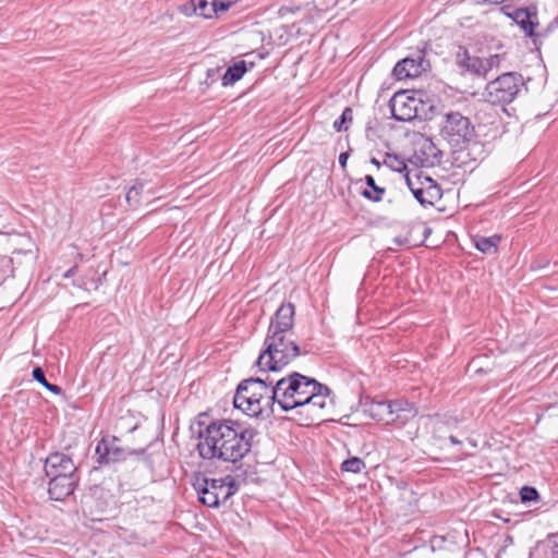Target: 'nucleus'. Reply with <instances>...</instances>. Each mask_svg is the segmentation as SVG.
Returning a JSON list of instances; mask_svg holds the SVG:
<instances>
[{"label": "nucleus", "instance_id": "1", "mask_svg": "<svg viewBox=\"0 0 558 558\" xmlns=\"http://www.w3.org/2000/svg\"><path fill=\"white\" fill-rule=\"evenodd\" d=\"M208 420L207 413H199L195 420L198 454L207 460L240 462L251 451L257 430L238 421Z\"/></svg>", "mask_w": 558, "mask_h": 558}, {"label": "nucleus", "instance_id": "2", "mask_svg": "<svg viewBox=\"0 0 558 558\" xmlns=\"http://www.w3.org/2000/svg\"><path fill=\"white\" fill-rule=\"evenodd\" d=\"M271 400H276L284 412L301 407L317 411L333 405L332 391L328 386L298 372L276 380Z\"/></svg>", "mask_w": 558, "mask_h": 558}, {"label": "nucleus", "instance_id": "3", "mask_svg": "<svg viewBox=\"0 0 558 558\" xmlns=\"http://www.w3.org/2000/svg\"><path fill=\"white\" fill-rule=\"evenodd\" d=\"M276 380L267 375L243 379L236 388L233 404L251 417H258L265 410L272 409L276 400H271Z\"/></svg>", "mask_w": 558, "mask_h": 558}, {"label": "nucleus", "instance_id": "4", "mask_svg": "<svg viewBox=\"0 0 558 558\" xmlns=\"http://www.w3.org/2000/svg\"><path fill=\"white\" fill-rule=\"evenodd\" d=\"M293 332H268L256 364L262 372H278L302 354Z\"/></svg>", "mask_w": 558, "mask_h": 558}, {"label": "nucleus", "instance_id": "5", "mask_svg": "<svg viewBox=\"0 0 558 558\" xmlns=\"http://www.w3.org/2000/svg\"><path fill=\"white\" fill-rule=\"evenodd\" d=\"M524 78L518 72H506L487 83L485 100L490 105L511 104L524 87Z\"/></svg>", "mask_w": 558, "mask_h": 558}, {"label": "nucleus", "instance_id": "6", "mask_svg": "<svg viewBox=\"0 0 558 558\" xmlns=\"http://www.w3.org/2000/svg\"><path fill=\"white\" fill-rule=\"evenodd\" d=\"M502 14L512 20L523 32L525 37H529L533 45L538 49L542 44V38L546 37L549 29L543 32L537 31L539 26L538 9L536 3H531L527 7L514 8L511 4H506L500 8Z\"/></svg>", "mask_w": 558, "mask_h": 558}, {"label": "nucleus", "instance_id": "7", "mask_svg": "<svg viewBox=\"0 0 558 558\" xmlns=\"http://www.w3.org/2000/svg\"><path fill=\"white\" fill-rule=\"evenodd\" d=\"M440 136L453 148H464L474 136V126L469 118L458 111L445 114L440 126Z\"/></svg>", "mask_w": 558, "mask_h": 558}, {"label": "nucleus", "instance_id": "8", "mask_svg": "<svg viewBox=\"0 0 558 558\" xmlns=\"http://www.w3.org/2000/svg\"><path fill=\"white\" fill-rule=\"evenodd\" d=\"M194 487L198 494V500L207 507L217 508L220 504L228 501L223 481L220 478L204 477L198 480Z\"/></svg>", "mask_w": 558, "mask_h": 558}, {"label": "nucleus", "instance_id": "9", "mask_svg": "<svg viewBox=\"0 0 558 558\" xmlns=\"http://www.w3.org/2000/svg\"><path fill=\"white\" fill-rule=\"evenodd\" d=\"M391 116L397 121L410 122L418 117V100L408 92L396 93L389 101Z\"/></svg>", "mask_w": 558, "mask_h": 558}, {"label": "nucleus", "instance_id": "10", "mask_svg": "<svg viewBox=\"0 0 558 558\" xmlns=\"http://www.w3.org/2000/svg\"><path fill=\"white\" fill-rule=\"evenodd\" d=\"M120 442V439L116 436L102 437L95 449L97 462L99 464H109L125 460L129 453L121 447Z\"/></svg>", "mask_w": 558, "mask_h": 558}, {"label": "nucleus", "instance_id": "11", "mask_svg": "<svg viewBox=\"0 0 558 558\" xmlns=\"http://www.w3.org/2000/svg\"><path fill=\"white\" fill-rule=\"evenodd\" d=\"M429 62L425 59L423 51L400 60L393 68V75L397 80H405L420 76L429 69Z\"/></svg>", "mask_w": 558, "mask_h": 558}, {"label": "nucleus", "instance_id": "12", "mask_svg": "<svg viewBox=\"0 0 558 558\" xmlns=\"http://www.w3.org/2000/svg\"><path fill=\"white\" fill-rule=\"evenodd\" d=\"M45 473L48 477L78 474L77 466L72 458L63 452L56 451L45 459Z\"/></svg>", "mask_w": 558, "mask_h": 558}, {"label": "nucleus", "instance_id": "13", "mask_svg": "<svg viewBox=\"0 0 558 558\" xmlns=\"http://www.w3.org/2000/svg\"><path fill=\"white\" fill-rule=\"evenodd\" d=\"M49 484H48V494L51 499L56 501H62L70 495H72L80 482V475L78 474H71V475H64L60 476V474H57V476L49 477Z\"/></svg>", "mask_w": 558, "mask_h": 558}, {"label": "nucleus", "instance_id": "14", "mask_svg": "<svg viewBox=\"0 0 558 558\" xmlns=\"http://www.w3.org/2000/svg\"><path fill=\"white\" fill-rule=\"evenodd\" d=\"M295 306L292 303H282L270 318L268 332H293Z\"/></svg>", "mask_w": 558, "mask_h": 558}, {"label": "nucleus", "instance_id": "15", "mask_svg": "<svg viewBox=\"0 0 558 558\" xmlns=\"http://www.w3.org/2000/svg\"><path fill=\"white\" fill-rule=\"evenodd\" d=\"M456 63L465 73L485 77V68L482 63V59L476 56H471L468 49L462 46L459 47L456 54Z\"/></svg>", "mask_w": 558, "mask_h": 558}, {"label": "nucleus", "instance_id": "16", "mask_svg": "<svg viewBox=\"0 0 558 558\" xmlns=\"http://www.w3.org/2000/svg\"><path fill=\"white\" fill-rule=\"evenodd\" d=\"M393 401H375L372 400L364 404V412L372 418L388 424L391 420V411H393Z\"/></svg>", "mask_w": 558, "mask_h": 558}, {"label": "nucleus", "instance_id": "17", "mask_svg": "<svg viewBox=\"0 0 558 558\" xmlns=\"http://www.w3.org/2000/svg\"><path fill=\"white\" fill-rule=\"evenodd\" d=\"M393 405L396 407L391 411V420H389L388 425L398 424L403 426L416 415L414 405L407 400H393Z\"/></svg>", "mask_w": 558, "mask_h": 558}, {"label": "nucleus", "instance_id": "18", "mask_svg": "<svg viewBox=\"0 0 558 558\" xmlns=\"http://www.w3.org/2000/svg\"><path fill=\"white\" fill-rule=\"evenodd\" d=\"M405 182L410 191L418 190H441L440 185L430 177L425 175L422 170L409 171L405 174Z\"/></svg>", "mask_w": 558, "mask_h": 558}, {"label": "nucleus", "instance_id": "19", "mask_svg": "<svg viewBox=\"0 0 558 558\" xmlns=\"http://www.w3.org/2000/svg\"><path fill=\"white\" fill-rule=\"evenodd\" d=\"M405 182L410 191L418 190H441L440 185L430 177L425 175L422 170L409 171L405 174Z\"/></svg>", "mask_w": 558, "mask_h": 558}, {"label": "nucleus", "instance_id": "20", "mask_svg": "<svg viewBox=\"0 0 558 558\" xmlns=\"http://www.w3.org/2000/svg\"><path fill=\"white\" fill-rule=\"evenodd\" d=\"M421 155H416L422 167H433L439 163L442 157L441 151L434 145V143L427 141L423 144Z\"/></svg>", "mask_w": 558, "mask_h": 558}, {"label": "nucleus", "instance_id": "21", "mask_svg": "<svg viewBox=\"0 0 558 558\" xmlns=\"http://www.w3.org/2000/svg\"><path fill=\"white\" fill-rule=\"evenodd\" d=\"M495 106L496 105H490L486 101V104L476 111L475 117L480 125H498L500 118Z\"/></svg>", "mask_w": 558, "mask_h": 558}, {"label": "nucleus", "instance_id": "22", "mask_svg": "<svg viewBox=\"0 0 558 558\" xmlns=\"http://www.w3.org/2000/svg\"><path fill=\"white\" fill-rule=\"evenodd\" d=\"M247 68L245 61H238L230 65L221 78L222 86H231L240 81L246 73Z\"/></svg>", "mask_w": 558, "mask_h": 558}, {"label": "nucleus", "instance_id": "23", "mask_svg": "<svg viewBox=\"0 0 558 558\" xmlns=\"http://www.w3.org/2000/svg\"><path fill=\"white\" fill-rule=\"evenodd\" d=\"M501 241V236L498 234H494L492 236H475L474 244L475 247L484 253V254H495L498 251L499 243Z\"/></svg>", "mask_w": 558, "mask_h": 558}, {"label": "nucleus", "instance_id": "24", "mask_svg": "<svg viewBox=\"0 0 558 558\" xmlns=\"http://www.w3.org/2000/svg\"><path fill=\"white\" fill-rule=\"evenodd\" d=\"M415 199L424 207L434 206L442 197V190H411Z\"/></svg>", "mask_w": 558, "mask_h": 558}, {"label": "nucleus", "instance_id": "25", "mask_svg": "<svg viewBox=\"0 0 558 558\" xmlns=\"http://www.w3.org/2000/svg\"><path fill=\"white\" fill-rule=\"evenodd\" d=\"M364 182L371 190H363L361 192V195L368 201L380 202L383 199L384 194L386 193V190L384 187L378 186L375 182V179L369 174L365 175Z\"/></svg>", "mask_w": 558, "mask_h": 558}, {"label": "nucleus", "instance_id": "26", "mask_svg": "<svg viewBox=\"0 0 558 558\" xmlns=\"http://www.w3.org/2000/svg\"><path fill=\"white\" fill-rule=\"evenodd\" d=\"M144 190V183L136 181L126 193V202L130 207L137 208L141 205V196Z\"/></svg>", "mask_w": 558, "mask_h": 558}, {"label": "nucleus", "instance_id": "27", "mask_svg": "<svg viewBox=\"0 0 558 558\" xmlns=\"http://www.w3.org/2000/svg\"><path fill=\"white\" fill-rule=\"evenodd\" d=\"M383 165L396 172H402L407 170V163L404 159L401 156L392 153L385 154Z\"/></svg>", "mask_w": 558, "mask_h": 558}, {"label": "nucleus", "instance_id": "28", "mask_svg": "<svg viewBox=\"0 0 558 558\" xmlns=\"http://www.w3.org/2000/svg\"><path fill=\"white\" fill-rule=\"evenodd\" d=\"M365 468V462L359 457L347 459L341 464V470L343 472H350L354 474L361 473Z\"/></svg>", "mask_w": 558, "mask_h": 558}, {"label": "nucleus", "instance_id": "29", "mask_svg": "<svg viewBox=\"0 0 558 558\" xmlns=\"http://www.w3.org/2000/svg\"><path fill=\"white\" fill-rule=\"evenodd\" d=\"M547 558H558V532L548 534L544 541Z\"/></svg>", "mask_w": 558, "mask_h": 558}, {"label": "nucleus", "instance_id": "30", "mask_svg": "<svg viewBox=\"0 0 558 558\" xmlns=\"http://www.w3.org/2000/svg\"><path fill=\"white\" fill-rule=\"evenodd\" d=\"M353 119V110L350 107L344 108L341 116L333 122V129L337 132L348 130V123Z\"/></svg>", "mask_w": 558, "mask_h": 558}, {"label": "nucleus", "instance_id": "31", "mask_svg": "<svg viewBox=\"0 0 558 558\" xmlns=\"http://www.w3.org/2000/svg\"><path fill=\"white\" fill-rule=\"evenodd\" d=\"M215 9L213 2L209 3L207 0H196V15L210 19L213 17Z\"/></svg>", "mask_w": 558, "mask_h": 558}, {"label": "nucleus", "instance_id": "32", "mask_svg": "<svg viewBox=\"0 0 558 558\" xmlns=\"http://www.w3.org/2000/svg\"><path fill=\"white\" fill-rule=\"evenodd\" d=\"M520 499L523 504L537 501L539 494L535 487L525 485L520 489Z\"/></svg>", "mask_w": 558, "mask_h": 558}, {"label": "nucleus", "instance_id": "33", "mask_svg": "<svg viewBox=\"0 0 558 558\" xmlns=\"http://www.w3.org/2000/svg\"><path fill=\"white\" fill-rule=\"evenodd\" d=\"M220 480L223 481V489L229 500L239 490V484L231 475H227Z\"/></svg>", "mask_w": 558, "mask_h": 558}, {"label": "nucleus", "instance_id": "34", "mask_svg": "<svg viewBox=\"0 0 558 558\" xmlns=\"http://www.w3.org/2000/svg\"><path fill=\"white\" fill-rule=\"evenodd\" d=\"M502 57L500 54H492L486 59H482V63L485 68V75L488 71L499 68Z\"/></svg>", "mask_w": 558, "mask_h": 558}, {"label": "nucleus", "instance_id": "35", "mask_svg": "<svg viewBox=\"0 0 558 558\" xmlns=\"http://www.w3.org/2000/svg\"><path fill=\"white\" fill-rule=\"evenodd\" d=\"M179 11L185 16L196 15V0H190L181 4Z\"/></svg>", "mask_w": 558, "mask_h": 558}, {"label": "nucleus", "instance_id": "36", "mask_svg": "<svg viewBox=\"0 0 558 558\" xmlns=\"http://www.w3.org/2000/svg\"><path fill=\"white\" fill-rule=\"evenodd\" d=\"M32 376L37 383H39L43 386H45L48 383V380L46 379L45 372L40 366L34 367Z\"/></svg>", "mask_w": 558, "mask_h": 558}, {"label": "nucleus", "instance_id": "37", "mask_svg": "<svg viewBox=\"0 0 558 558\" xmlns=\"http://www.w3.org/2000/svg\"><path fill=\"white\" fill-rule=\"evenodd\" d=\"M231 3L230 2H223V1H217L215 0L213 2V8L215 9L214 14H217L219 12H226L229 10Z\"/></svg>", "mask_w": 558, "mask_h": 558}, {"label": "nucleus", "instance_id": "38", "mask_svg": "<svg viewBox=\"0 0 558 558\" xmlns=\"http://www.w3.org/2000/svg\"><path fill=\"white\" fill-rule=\"evenodd\" d=\"M47 390H49L50 392L54 393V395H61L62 393V388L56 384H50V383H47L45 386H44Z\"/></svg>", "mask_w": 558, "mask_h": 558}, {"label": "nucleus", "instance_id": "39", "mask_svg": "<svg viewBox=\"0 0 558 558\" xmlns=\"http://www.w3.org/2000/svg\"><path fill=\"white\" fill-rule=\"evenodd\" d=\"M349 156V151H343L339 155V165L341 166V168H345Z\"/></svg>", "mask_w": 558, "mask_h": 558}, {"label": "nucleus", "instance_id": "40", "mask_svg": "<svg viewBox=\"0 0 558 558\" xmlns=\"http://www.w3.org/2000/svg\"><path fill=\"white\" fill-rule=\"evenodd\" d=\"M77 269V266L74 265L73 267H71L70 269H68L64 274H63V278H70L72 276H74L75 271Z\"/></svg>", "mask_w": 558, "mask_h": 558}, {"label": "nucleus", "instance_id": "41", "mask_svg": "<svg viewBox=\"0 0 558 558\" xmlns=\"http://www.w3.org/2000/svg\"><path fill=\"white\" fill-rule=\"evenodd\" d=\"M393 241L396 242L397 245L401 246V245H404L407 243V239H402L400 236H397L393 239Z\"/></svg>", "mask_w": 558, "mask_h": 558}, {"label": "nucleus", "instance_id": "42", "mask_svg": "<svg viewBox=\"0 0 558 558\" xmlns=\"http://www.w3.org/2000/svg\"><path fill=\"white\" fill-rule=\"evenodd\" d=\"M449 440H450V442H451L452 445H461V444H462V441H461V440H459V439H458L456 436H453V435H450V436H449Z\"/></svg>", "mask_w": 558, "mask_h": 558}, {"label": "nucleus", "instance_id": "43", "mask_svg": "<svg viewBox=\"0 0 558 558\" xmlns=\"http://www.w3.org/2000/svg\"><path fill=\"white\" fill-rule=\"evenodd\" d=\"M372 165H374L377 169L381 167V162L378 161L375 157L371 158Z\"/></svg>", "mask_w": 558, "mask_h": 558}, {"label": "nucleus", "instance_id": "44", "mask_svg": "<svg viewBox=\"0 0 558 558\" xmlns=\"http://www.w3.org/2000/svg\"><path fill=\"white\" fill-rule=\"evenodd\" d=\"M73 284L78 287V288H83V283H81V282H73Z\"/></svg>", "mask_w": 558, "mask_h": 558}]
</instances>
